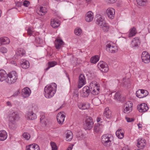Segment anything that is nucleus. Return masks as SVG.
Instances as JSON below:
<instances>
[{
    "label": "nucleus",
    "instance_id": "61",
    "mask_svg": "<svg viewBox=\"0 0 150 150\" xmlns=\"http://www.w3.org/2000/svg\"><path fill=\"white\" fill-rule=\"evenodd\" d=\"M148 28L149 31V33H150V25L149 26Z\"/></svg>",
    "mask_w": 150,
    "mask_h": 150
},
{
    "label": "nucleus",
    "instance_id": "52",
    "mask_svg": "<svg viewBox=\"0 0 150 150\" xmlns=\"http://www.w3.org/2000/svg\"><path fill=\"white\" fill-rule=\"evenodd\" d=\"M29 1L26 0L23 3V5L26 7H28V6H29Z\"/></svg>",
    "mask_w": 150,
    "mask_h": 150
},
{
    "label": "nucleus",
    "instance_id": "45",
    "mask_svg": "<svg viewBox=\"0 0 150 150\" xmlns=\"http://www.w3.org/2000/svg\"><path fill=\"white\" fill-rule=\"evenodd\" d=\"M23 136L24 138L27 140H29L30 137V134L27 132L24 133Z\"/></svg>",
    "mask_w": 150,
    "mask_h": 150
},
{
    "label": "nucleus",
    "instance_id": "1",
    "mask_svg": "<svg viewBox=\"0 0 150 150\" xmlns=\"http://www.w3.org/2000/svg\"><path fill=\"white\" fill-rule=\"evenodd\" d=\"M57 89V85L52 83L46 86L44 88V95L47 98L52 97L55 94Z\"/></svg>",
    "mask_w": 150,
    "mask_h": 150
},
{
    "label": "nucleus",
    "instance_id": "33",
    "mask_svg": "<svg viewBox=\"0 0 150 150\" xmlns=\"http://www.w3.org/2000/svg\"><path fill=\"white\" fill-rule=\"evenodd\" d=\"M25 53V51L23 48H19L17 49L16 52V56H23Z\"/></svg>",
    "mask_w": 150,
    "mask_h": 150
},
{
    "label": "nucleus",
    "instance_id": "8",
    "mask_svg": "<svg viewBox=\"0 0 150 150\" xmlns=\"http://www.w3.org/2000/svg\"><path fill=\"white\" fill-rule=\"evenodd\" d=\"M106 47V50L111 53H114L117 51V47L115 44L112 43L107 44Z\"/></svg>",
    "mask_w": 150,
    "mask_h": 150
},
{
    "label": "nucleus",
    "instance_id": "34",
    "mask_svg": "<svg viewBox=\"0 0 150 150\" xmlns=\"http://www.w3.org/2000/svg\"><path fill=\"white\" fill-rule=\"evenodd\" d=\"M66 140L67 141H70L72 139L73 135L72 132L70 130H68L66 132Z\"/></svg>",
    "mask_w": 150,
    "mask_h": 150
},
{
    "label": "nucleus",
    "instance_id": "19",
    "mask_svg": "<svg viewBox=\"0 0 150 150\" xmlns=\"http://www.w3.org/2000/svg\"><path fill=\"white\" fill-rule=\"evenodd\" d=\"M20 64L21 67L23 69H27L30 66L29 62L25 59H21L20 62Z\"/></svg>",
    "mask_w": 150,
    "mask_h": 150
},
{
    "label": "nucleus",
    "instance_id": "15",
    "mask_svg": "<svg viewBox=\"0 0 150 150\" xmlns=\"http://www.w3.org/2000/svg\"><path fill=\"white\" fill-rule=\"evenodd\" d=\"M137 108L138 111L141 112H146L149 109L147 104L144 103H142L138 105Z\"/></svg>",
    "mask_w": 150,
    "mask_h": 150
},
{
    "label": "nucleus",
    "instance_id": "25",
    "mask_svg": "<svg viewBox=\"0 0 150 150\" xmlns=\"http://www.w3.org/2000/svg\"><path fill=\"white\" fill-rule=\"evenodd\" d=\"M140 44V41L137 37H135L132 40L131 46L132 47L138 46Z\"/></svg>",
    "mask_w": 150,
    "mask_h": 150
},
{
    "label": "nucleus",
    "instance_id": "47",
    "mask_svg": "<svg viewBox=\"0 0 150 150\" xmlns=\"http://www.w3.org/2000/svg\"><path fill=\"white\" fill-rule=\"evenodd\" d=\"M34 29L33 28L29 27L28 28L27 30L28 35H31L34 32Z\"/></svg>",
    "mask_w": 150,
    "mask_h": 150
},
{
    "label": "nucleus",
    "instance_id": "16",
    "mask_svg": "<svg viewBox=\"0 0 150 150\" xmlns=\"http://www.w3.org/2000/svg\"><path fill=\"white\" fill-rule=\"evenodd\" d=\"M55 48L58 50L61 49L64 45V42L60 39H57L54 41Z\"/></svg>",
    "mask_w": 150,
    "mask_h": 150
},
{
    "label": "nucleus",
    "instance_id": "49",
    "mask_svg": "<svg viewBox=\"0 0 150 150\" xmlns=\"http://www.w3.org/2000/svg\"><path fill=\"white\" fill-rule=\"evenodd\" d=\"M141 90L142 93L144 96V97H146L148 95L149 93L147 90L143 89H141Z\"/></svg>",
    "mask_w": 150,
    "mask_h": 150
},
{
    "label": "nucleus",
    "instance_id": "22",
    "mask_svg": "<svg viewBox=\"0 0 150 150\" xmlns=\"http://www.w3.org/2000/svg\"><path fill=\"white\" fill-rule=\"evenodd\" d=\"M65 115L62 114L61 112L59 113L57 116V120L60 124H62L64 120Z\"/></svg>",
    "mask_w": 150,
    "mask_h": 150
},
{
    "label": "nucleus",
    "instance_id": "6",
    "mask_svg": "<svg viewBox=\"0 0 150 150\" xmlns=\"http://www.w3.org/2000/svg\"><path fill=\"white\" fill-rule=\"evenodd\" d=\"M93 122L92 118L90 117H87L85 121L84 126L86 129H91L93 127Z\"/></svg>",
    "mask_w": 150,
    "mask_h": 150
},
{
    "label": "nucleus",
    "instance_id": "32",
    "mask_svg": "<svg viewBox=\"0 0 150 150\" xmlns=\"http://www.w3.org/2000/svg\"><path fill=\"white\" fill-rule=\"evenodd\" d=\"M7 137L6 132L4 130L0 131V140L3 141L5 140Z\"/></svg>",
    "mask_w": 150,
    "mask_h": 150
},
{
    "label": "nucleus",
    "instance_id": "57",
    "mask_svg": "<svg viewBox=\"0 0 150 150\" xmlns=\"http://www.w3.org/2000/svg\"><path fill=\"white\" fill-rule=\"evenodd\" d=\"M73 145H70L67 148V150H71Z\"/></svg>",
    "mask_w": 150,
    "mask_h": 150
},
{
    "label": "nucleus",
    "instance_id": "38",
    "mask_svg": "<svg viewBox=\"0 0 150 150\" xmlns=\"http://www.w3.org/2000/svg\"><path fill=\"white\" fill-rule=\"evenodd\" d=\"M16 126L15 122H9V127L10 129L14 130L16 128Z\"/></svg>",
    "mask_w": 150,
    "mask_h": 150
},
{
    "label": "nucleus",
    "instance_id": "7",
    "mask_svg": "<svg viewBox=\"0 0 150 150\" xmlns=\"http://www.w3.org/2000/svg\"><path fill=\"white\" fill-rule=\"evenodd\" d=\"M98 67L102 72H106L109 70L108 65L103 61L99 62L98 64Z\"/></svg>",
    "mask_w": 150,
    "mask_h": 150
},
{
    "label": "nucleus",
    "instance_id": "27",
    "mask_svg": "<svg viewBox=\"0 0 150 150\" xmlns=\"http://www.w3.org/2000/svg\"><path fill=\"white\" fill-rule=\"evenodd\" d=\"M47 11V9L45 7L41 6L40 9L37 11V12L39 15L43 16L46 13Z\"/></svg>",
    "mask_w": 150,
    "mask_h": 150
},
{
    "label": "nucleus",
    "instance_id": "37",
    "mask_svg": "<svg viewBox=\"0 0 150 150\" xmlns=\"http://www.w3.org/2000/svg\"><path fill=\"white\" fill-rule=\"evenodd\" d=\"M92 102L96 106H97L100 103V100L98 97H95L92 100Z\"/></svg>",
    "mask_w": 150,
    "mask_h": 150
},
{
    "label": "nucleus",
    "instance_id": "12",
    "mask_svg": "<svg viewBox=\"0 0 150 150\" xmlns=\"http://www.w3.org/2000/svg\"><path fill=\"white\" fill-rule=\"evenodd\" d=\"M146 140L141 138L138 139L137 140V147L140 149H143L146 145Z\"/></svg>",
    "mask_w": 150,
    "mask_h": 150
},
{
    "label": "nucleus",
    "instance_id": "53",
    "mask_svg": "<svg viewBox=\"0 0 150 150\" xmlns=\"http://www.w3.org/2000/svg\"><path fill=\"white\" fill-rule=\"evenodd\" d=\"M126 119L128 122H131L134 120V119L133 118H130L128 117H126Z\"/></svg>",
    "mask_w": 150,
    "mask_h": 150
},
{
    "label": "nucleus",
    "instance_id": "4",
    "mask_svg": "<svg viewBox=\"0 0 150 150\" xmlns=\"http://www.w3.org/2000/svg\"><path fill=\"white\" fill-rule=\"evenodd\" d=\"M8 78L6 80L7 83L9 84H13L15 83L17 79V74L15 71H12L8 74Z\"/></svg>",
    "mask_w": 150,
    "mask_h": 150
},
{
    "label": "nucleus",
    "instance_id": "14",
    "mask_svg": "<svg viewBox=\"0 0 150 150\" xmlns=\"http://www.w3.org/2000/svg\"><path fill=\"white\" fill-rule=\"evenodd\" d=\"M86 83V80L84 75L81 74L79 76V83L78 88H81Z\"/></svg>",
    "mask_w": 150,
    "mask_h": 150
},
{
    "label": "nucleus",
    "instance_id": "36",
    "mask_svg": "<svg viewBox=\"0 0 150 150\" xmlns=\"http://www.w3.org/2000/svg\"><path fill=\"white\" fill-rule=\"evenodd\" d=\"M137 33V32L136 31L135 28L133 27L130 30L128 35L129 37H131L134 36Z\"/></svg>",
    "mask_w": 150,
    "mask_h": 150
},
{
    "label": "nucleus",
    "instance_id": "5",
    "mask_svg": "<svg viewBox=\"0 0 150 150\" xmlns=\"http://www.w3.org/2000/svg\"><path fill=\"white\" fill-rule=\"evenodd\" d=\"M111 135L110 134H104L102 136L101 141L105 146H109L111 144Z\"/></svg>",
    "mask_w": 150,
    "mask_h": 150
},
{
    "label": "nucleus",
    "instance_id": "3",
    "mask_svg": "<svg viewBox=\"0 0 150 150\" xmlns=\"http://www.w3.org/2000/svg\"><path fill=\"white\" fill-rule=\"evenodd\" d=\"M89 88L91 93L93 95H98L99 92V85L96 81H92L90 83Z\"/></svg>",
    "mask_w": 150,
    "mask_h": 150
},
{
    "label": "nucleus",
    "instance_id": "35",
    "mask_svg": "<svg viewBox=\"0 0 150 150\" xmlns=\"http://www.w3.org/2000/svg\"><path fill=\"white\" fill-rule=\"evenodd\" d=\"M102 126L100 125L97 124L94 127L93 130L95 132L97 133H99L101 132Z\"/></svg>",
    "mask_w": 150,
    "mask_h": 150
},
{
    "label": "nucleus",
    "instance_id": "21",
    "mask_svg": "<svg viewBox=\"0 0 150 150\" xmlns=\"http://www.w3.org/2000/svg\"><path fill=\"white\" fill-rule=\"evenodd\" d=\"M85 20L88 22L91 21L93 18V12L91 11L88 12L86 15Z\"/></svg>",
    "mask_w": 150,
    "mask_h": 150
},
{
    "label": "nucleus",
    "instance_id": "13",
    "mask_svg": "<svg viewBox=\"0 0 150 150\" xmlns=\"http://www.w3.org/2000/svg\"><path fill=\"white\" fill-rule=\"evenodd\" d=\"M91 92L88 86H85L83 87L82 90L81 91V95L83 97H87Z\"/></svg>",
    "mask_w": 150,
    "mask_h": 150
},
{
    "label": "nucleus",
    "instance_id": "51",
    "mask_svg": "<svg viewBox=\"0 0 150 150\" xmlns=\"http://www.w3.org/2000/svg\"><path fill=\"white\" fill-rule=\"evenodd\" d=\"M45 118V115L43 113H42L40 115V121L41 122L43 120L42 122H44V121H45V120H43Z\"/></svg>",
    "mask_w": 150,
    "mask_h": 150
},
{
    "label": "nucleus",
    "instance_id": "9",
    "mask_svg": "<svg viewBox=\"0 0 150 150\" xmlns=\"http://www.w3.org/2000/svg\"><path fill=\"white\" fill-rule=\"evenodd\" d=\"M19 115L16 112H11L8 115V119L9 122H15L18 119Z\"/></svg>",
    "mask_w": 150,
    "mask_h": 150
},
{
    "label": "nucleus",
    "instance_id": "30",
    "mask_svg": "<svg viewBox=\"0 0 150 150\" xmlns=\"http://www.w3.org/2000/svg\"><path fill=\"white\" fill-rule=\"evenodd\" d=\"M111 112L108 107L106 108L104 112V116L106 118L109 119L111 117Z\"/></svg>",
    "mask_w": 150,
    "mask_h": 150
},
{
    "label": "nucleus",
    "instance_id": "11",
    "mask_svg": "<svg viewBox=\"0 0 150 150\" xmlns=\"http://www.w3.org/2000/svg\"><path fill=\"white\" fill-rule=\"evenodd\" d=\"M141 58L142 61L144 63H148L150 62V55L146 51H144L142 53Z\"/></svg>",
    "mask_w": 150,
    "mask_h": 150
},
{
    "label": "nucleus",
    "instance_id": "63",
    "mask_svg": "<svg viewBox=\"0 0 150 150\" xmlns=\"http://www.w3.org/2000/svg\"><path fill=\"white\" fill-rule=\"evenodd\" d=\"M63 107V105H62V106H60V107L59 108H62Z\"/></svg>",
    "mask_w": 150,
    "mask_h": 150
},
{
    "label": "nucleus",
    "instance_id": "10",
    "mask_svg": "<svg viewBox=\"0 0 150 150\" xmlns=\"http://www.w3.org/2000/svg\"><path fill=\"white\" fill-rule=\"evenodd\" d=\"M132 103L131 102L128 101L124 105V112L125 113H129L132 109Z\"/></svg>",
    "mask_w": 150,
    "mask_h": 150
},
{
    "label": "nucleus",
    "instance_id": "46",
    "mask_svg": "<svg viewBox=\"0 0 150 150\" xmlns=\"http://www.w3.org/2000/svg\"><path fill=\"white\" fill-rule=\"evenodd\" d=\"M75 34L77 35H80L81 33V30L80 28H76L74 30Z\"/></svg>",
    "mask_w": 150,
    "mask_h": 150
},
{
    "label": "nucleus",
    "instance_id": "26",
    "mask_svg": "<svg viewBox=\"0 0 150 150\" xmlns=\"http://www.w3.org/2000/svg\"><path fill=\"white\" fill-rule=\"evenodd\" d=\"M26 116L27 119L28 120H33L37 118L36 114L33 112H28Z\"/></svg>",
    "mask_w": 150,
    "mask_h": 150
},
{
    "label": "nucleus",
    "instance_id": "59",
    "mask_svg": "<svg viewBox=\"0 0 150 150\" xmlns=\"http://www.w3.org/2000/svg\"><path fill=\"white\" fill-rule=\"evenodd\" d=\"M101 120V118L100 117H98L97 119V122H99Z\"/></svg>",
    "mask_w": 150,
    "mask_h": 150
},
{
    "label": "nucleus",
    "instance_id": "58",
    "mask_svg": "<svg viewBox=\"0 0 150 150\" xmlns=\"http://www.w3.org/2000/svg\"><path fill=\"white\" fill-rule=\"evenodd\" d=\"M19 91H17V92L16 93H14L13 95V96H16L18 94V93H19Z\"/></svg>",
    "mask_w": 150,
    "mask_h": 150
},
{
    "label": "nucleus",
    "instance_id": "40",
    "mask_svg": "<svg viewBox=\"0 0 150 150\" xmlns=\"http://www.w3.org/2000/svg\"><path fill=\"white\" fill-rule=\"evenodd\" d=\"M57 64V62L55 61H52L48 62V67L45 70H47L50 69V68L54 67L55 65H56Z\"/></svg>",
    "mask_w": 150,
    "mask_h": 150
},
{
    "label": "nucleus",
    "instance_id": "44",
    "mask_svg": "<svg viewBox=\"0 0 150 150\" xmlns=\"http://www.w3.org/2000/svg\"><path fill=\"white\" fill-rule=\"evenodd\" d=\"M114 99L119 101L120 100L121 98L120 94L119 92H116L114 96Z\"/></svg>",
    "mask_w": 150,
    "mask_h": 150
},
{
    "label": "nucleus",
    "instance_id": "54",
    "mask_svg": "<svg viewBox=\"0 0 150 150\" xmlns=\"http://www.w3.org/2000/svg\"><path fill=\"white\" fill-rule=\"evenodd\" d=\"M117 0H107V2L110 4H113L116 2Z\"/></svg>",
    "mask_w": 150,
    "mask_h": 150
},
{
    "label": "nucleus",
    "instance_id": "31",
    "mask_svg": "<svg viewBox=\"0 0 150 150\" xmlns=\"http://www.w3.org/2000/svg\"><path fill=\"white\" fill-rule=\"evenodd\" d=\"M10 42L9 39L7 37H1L0 38V42L1 45L8 44Z\"/></svg>",
    "mask_w": 150,
    "mask_h": 150
},
{
    "label": "nucleus",
    "instance_id": "41",
    "mask_svg": "<svg viewBox=\"0 0 150 150\" xmlns=\"http://www.w3.org/2000/svg\"><path fill=\"white\" fill-rule=\"evenodd\" d=\"M137 4L140 6H144L146 3V0H136Z\"/></svg>",
    "mask_w": 150,
    "mask_h": 150
},
{
    "label": "nucleus",
    "instance_id": "24",
    "mask_svg": "<svg viewBox=\"0 0 150 150\" xmlns=\"http://www.w3.org/2000/svg\"><path fill=\"white\" fill-rule=\"evenodd\" d=\"M26 150H40L39 146L35 144H33L26 146Z\"/></svg>",
    "mask_w": 150,
    "mask_h": 150
},
{
    "label": "nucleus",
    "instance_id": "28",
    "mask_svg": "<svg viewBox=\"0 0 150 150\" xmlns=\"http://www.w3.org/2000/svg\"><path fill=\"white\" fill-rule=\"evenodd\" d=\"M78 106L80 109L83 110L87 109L90 107V105L86 103H80Z\"/></svg>",
    "mask_w": 150,
    "mask_h": 150
},
{
    "label": "nucleus",
    "instance_id": "56",
    "mask_svg": "<svg viewBox=\"0 0 150 150\" xmlns=\"http://www.w3.org/2000/svg\"><path fill=\"white\" fill-rule=\"evenodd\" d=\"M6 104L7 106H9V107L12 106V104H11V103L10 101H8L6 102Z\"/></svg>",
    "mask_w": 150,
    "mask_h": 150
},
{
    "label": "nucleus",
    "instance_id": "39",
    "mask_svg": "<svg viewBox=\"0 0 150 150\" xmlns=\"http://www.w3.org/2000/svg\"><path fill=\"white\" fill-rule=\"evenodd\" d=\"M99 60V57L98 55L92 57L91 58V62L92 63L95 64Z\"/></svg>",
    "mask_w": 150,
    "mask_h": 150
},
{
    "label": "nucleus",
    "instance_id": "64",
    "mask_svg": "<svg viewBox=\"0 0 150 150\" xmlns=\"http://www.w3.org/2000/svg\"><path fill=\"white\" fill-rule=\"evenodd\" d=\"M39 44H41V42H39Z\"/></svg>",
    "mask_w": 150,
    "mask_h": 150
},
{
    "label": "nucleus",
    "instance_id": "2",
    "mask_svg": "<svg viewBox=\"0 0 150 150\" xmlns=\"http://www.w3.org/2000/svg\"><path fill=\"white\" fill-rule=\"evenodd\" d=\"M96 23L105 32L108 31L109 29V26L105 22L104 19L100 15H98Z\"/></svg>",
    "mask_w": 150,
    "mask_h": 150
},
{
    "label": "nucleus",
    "instance_id": "62",
    "mask_svg": "<svg viewBox=\"0 0 150 150\" xmlns=\"http://www.w3.org/2000/svg\"><path fill=\"white\" fill-rule=\"evenodd\" d=\"M1 11L0 10V17L1 16Z\"/></svg>",
    "mask_w": 150,
    "mask_h": 150
},
{
    "label": "nucleus",
    "instance_id": "17",
    "mask_svg": "<svg viewBox=\"0 0 150 150\" xmlns=\"http://www.w3.org/2000/svg\"><path fill=\"white\" fill-rule=\"evenodd\" d=\"M31 93V90L28 87L25 88L22 90V94L24 98L29 97Z\"/></svg>",
    "mask_w": 150,
    "mask_h": 150
},
{
    "label": "nucleus",
    "instance_id": "48",
    "mask_svg": "<svg viewBox=\"0 0 150 150\" xmlns=\"http://www.w3.org/2000/svg\"><path fill=\"white\" fill-rule=\"evenodd\" d=\"M51 145L52 148V150H56L57 147L56 144L54 142H52L50 143Z\"/></svg>",
    "mask_w": 150,
    "mask_h": 150
},
{
    "label": "nucleus",
    "instance_id": "50",
    "mask_svg": "<svg viewBox=\"0 0 150 150\" xmlns=\"http://www.w3.org/2000/svg\"><path fill=\"white\" fill-rule=\"evenodd\" d=\"M0 51L2 53H5L7 52V50L6 48L4 47H2L0 49Z\"/></svg>",
    "mask_w": 150,
    "mask_h": 150
},
{
    "label": "nucleus",
    "instance_id": "60",
    "mask_svg": "<svg viewBox=\"0 0 150 150\" xmlns=\"http://www.w3.org/2000/svg\"><path fill=\"white\" fill-rule=\"evenodd\" d=\"M138 127L139 128H142V126L141 124H139L138 125Z\"/></svg>",
    "mask_w": 150,
    "mask_h": 150
},
{
    "label": "nucleus",
    "instance_id": "23",
    "mask_svg": "<svg viewBox=\"0 0 150 150\" xmlns=\"http://www.w3.org/2000/svg\"><path fill=\"white\" fill-rule=\"evenodd\" d=\"M50 24L52 28H56L60 24V21L56 19H52Z\"/></svg>",
    "mask_w": 150,
    "mask_h": 150
},
{
    "label": "nucleus",
    "instance_id": "43",
    "mask_svg": "<svg viewBox=\"0 0 150 150\" xmlns=\"http://www.w3.org/2000/svg\"><path fill=\"white\" fill-rule=\"evenodd\" d=\"M136 95L137 97L139 98H143L144 96L142 93L141 89L139 90L136 91Z\"/></svg>",
    "mask_w": 150,
    "mask_h": 150
},
{
    "label": "nucleus",
    "instance_id": "20",
    "mask_svg": "<svg viewBox=\"0 0 150 150\" xmlns=\"http://www.w3.org/2000/svg\"><path fill=\"white\" fill-rule=\"evenodd\" d=\"M8 74L3 69H0V81H2L6 79L8 77Z\"/></svg>",
    "mask_w": 150,
    "mask_h": 150
},
{
    "label": "nucleus",
    "instance_id": "29",
    "mask_svg": "<svg viewBox=\"0 0 150 150\" xmlns=\"http://www.w3.org/2000/svg\"><path fill=\"white\" fill-rule=\"evenodd\" d=\"M116 135L120 139L123 138L124 137V132L121 129H118L116 132Z\"/></svg>",
    "mask_w": 150,
    "mask_h": 150
},
{
    "label": "nucleus",
    "instance_id": "55",
    "mask_svg": "<svg viewBox=\"0 0 150 150\" xmlns=\"http://www.w3.org/2000/svg\"><path fill=\"white\" fill-rule=\"evenodd\" d=\"M79 96L78 93V92L74 93L73 96L74 98H78Z\"/></svg>",
    "mask_w": 150,
    "mask_h": 150
},
{
    "label": "nucleus",
    "instance_id": "18",
    "mask_svg": "<svg viewBox=\"0 0 150 150\" xmlns=\"http://www.w3.org/2000/svg\"><path fill=\"white\" fill-rule=\"evenodd\" d=\"M106 13L109 18L113 19L114 17L115 10L113 8H108L106 10Z\"/></svg>",
    "mask_w": 150,
    "mask_h": 150
},
{
    "label": "nucleus",
    "instance_id": "42",
    "mask_svg": "<svg viewBox=\"0 0 150 150\" xmlns=\"http://www.w3.org/2000/svg\"><path fill=\"white\" fill-rule=\"evenodd\" d=\"M122 83L124 85L128 86V85L130 83V81L129 79H126L123 78L122 81Z\"/></svg>",
    "mask_w": 150,
    "mask_h": 150
}]
</instances>
